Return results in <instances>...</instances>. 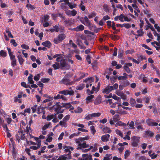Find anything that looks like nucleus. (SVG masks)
<instances>
[{
  "label": "nucleus",
  "mask_w": 160,
  "mask_h": 160,
  "mask_svg": "<svg viewBox=\"0 0 160 160\" xmlns=\"http://www.w3.org/2000/svg\"><path fill=\"white\" fill-rule=\"evenodd\" d=\"M75 142L78 144L77 148V149H81L82 148H85L89 147V145L87 144L85 142H83L78 139H76L75 140Z\"/></svg>",
  "instance_id": "f257e3e1"
},
{
  "label": "nucleus",
  "mask_w": 160,
  "mask_h": 160,
  "mask_svg": "<svg viewBox=\"0 0 160 160\" xmlns=\"http://www.w3.org/2000/svg\"><path fill=\"white\" fill-rule=\"evenodd\" d=\"M115 21L119 20L120 21L123 22L124 21H129L130 20L128 17L124 15L123 14H121L120 15L116 16L114 18Z\"/></svg>",
  "instance_id": "f03ea898"
},
{
  "label": "nucleus",
  "mask_w": 160,
  "mask_h": 160,
  "mask_svg": "<svg viewBox=\"0 0 160 160\" xmlns=\"http://www.w3.org/2000/svg\"><path fill=\"white\" fill-rule=\"evenodd\" d=\"M140 139V137L133 136L131 138L132 142L131 145L134 147H137L139 144Z\"/></svg>",
  "instance_id": "7ed1b4c3"
},
{
  "label": "nucleus",
  "mask_w": 160,
  "mask_h": 160,
  "mask_svg": "<svg viewBox=\"0 0 160 160\" xmlns=\"http://www.w3.org/2000/svg\"><path fill=\"white\" fill-rule=\"evenodd\" d=\"M66 38V35L64 34H61L54 38L53 42L55 44H58L62 42Z\"/></svg>",
  "instance_id": "20e7f679"
},
{
  "label": "nucleus",
  "mask_w": 160,
  "mask_h": 160,
  "mask_svg": "<svg viewBox=\"0 0 160 160\" xmlns=\"http://www.w3.org/2000/svg\"><path fill=\"white\" fill-rule=\"evenodd\" d=\"M63 148L64 149V151L65 152L68 153V159H70L71 158V152L70 151L71 150L72 151L74 150V148L73 147H71L69 146H65L63 147Z\"/></svg>",
  "instance_id": "39448f33"
},
{
  "label": "nucleus",
  "mask_w": 160,
  "mask_h": 160,
  "mask_svg": "<svg viewBox=\"0 0 160 160\" xmlns=\"http://www.w3.org/2000/svg\"><path fill=\"white\" fill-rule=\"evenodd\" d=\"M53 108L54 109L55 112L56 114H58L59 113H62L63 111L60 110L61 106L59 104V103H57L55 105L53 106Z\"/></svg>",
  "instance_id": "423d86ee"
},
{
  "label": "nucleus",
  "mask_w": 160,
  "mask_h": 160,
  "mask_svg": "<svg viewBox=\"0 0 160 160\" xmlns=\"http://www.w3.org/2000/svg\"><path fill=\"white\" fill-rule=\"evenodd\" d=\"M22 93L23 92H19L17 96L14 97V101L15 102H18L19 103H22V99H21V98L22 97Z\"/></svg>",
  "instance_id": "0eeeda50"
},
{
  "label": "nucleus",
  "mask_w": 160,
  "mask_h": 160,
  "mask_svg": "<svg viewBox=\"0 0 160 160\" xmlns=\"http://www.w3.org/2000/svg\"><path fill=\"white\" fill-rule=\"evenodd\" d=\"M74 93V92L72 90H64L61 91H60L58 92L59 94H62L65 95H67L68 94L71 95H73Z\"/></svg>",
  "instance_id": "6e6552de"
},
{
  "label": "nucleus",
  "mask_w": 160,
  "mask_h": 160,
  "mask_svg": "<svg viewBox=\"0 0 160 160\" xmlns=\"http://www.w3.org/2000/svg\"><path fill=\"white\" fill-rule=\"evenodd\" d=\"M81 22L85 26H89L90 25V22L86 16L82 18L81 19Z\"/></svg>",
  "instance_id": "1a4fd4ad"
},
{
  "label": "nucleus",
  "mask_w": 160,
  "mask_h": 160,
  "mask_svg": "<svg viewBox=\"0 0 160 160\" xmlns=\"http://www.w3.org/2000/svg\"><path fill=\"white\" fill-rule=\"evenodd\" d=\"M65 13L69 17L72 16H74L77 14V12L74 9H73L72 11L69 10H67L66 11Z\"/></svg>",
  "instance_id": "9d476101"
},
{
  "label": "nucleus",
  "mask_w": 160,
  "mask_h": 160,
  "mask_svg": "<svg viewBox=\"0 0 160 160\" xmlns=\"http://www.w3.org/2000/svg\"><path fill=\"white\" fill-rule=\"evenodd\" d=\"M54 58H57L56 60L58 62H61L64 59V57L63 55L56 54L53 56Z\"/></svg>",
  "instance_id": "9b49d317"
},
{
  "label": "nucleus",
  "mask_w": 160,
  "mask_h": 160,
  "mask_svg": "<svg viewBox=\"0 0 160 160\" xmlns=\"http://www.w3.org/2000/svg\"><path fill=\"white\" fill-rule=\"evenodd\" d=\"M112 90H113L112 86L108 85L103 90L102 93H103L108 94Z\"/></svg>",
  "instance_id": "f8f14e48"
},
{
  "label": "nucleus",
  "mask_w": 160,
  "mask_h": 160,
  "mask_svg": "<svg viewBox=\"0 0 160 160\" xmlns=\"http://www.w3.org/2000/svg\"><path fill=\"white\" fill-rule=\"evenodd\" d=\"M16 138L17 139H23L24 138L23 132L22 130H20L17 134Z\"/></svg>",
  "instance_id": "ddd939ff"
},
{
  "label": "nucleus",
  "mask_w": 160,
  "mask_h": 160,
  "mask_svg": "<svg viewBox=\"0 0 160 160\" xmlns=\"http://www.w3.org/2000/svg\"><path fill=\"white\" fill-rule=\"evenodd\" d=\"M146 122L148 125L149 126H155L158 125L157 123L155 122L153 120L151 119L147 120Z\"/></svg>",
  "instance_id": "4468645a"
},
{
  "label": "nucleus",
  "mask_w": 160,
  "mask_h": 160,
  "mask_svg": "<svg viewBox=\"0 0 160 160\" xmlns=\"http://www.w3.org/2000/svg\"><path fill=\"white\" fill-rule=\"evenodd\" d=\"M94 98V96L93 95H90L88 96L85 99L86 103L88 104L92 102Z\"/></svg>",
  "instance_id": "2eb2a0df"
},
{
  "label": "nucleus",
  "mask_w": 160,
  "mask_h": 160,
  "mask_svg": "<svg viewBox=\"0 0 160 160\" xmlns=\"http://www.w3.org/2000/svg\"><path fill=\"white\" fill-rule=\"evenodd\" d=\"M102 96L100 95H98L95 100L94 103L95 105H98L102 102Z\"/></svg>",
  "instance_id": "dca6fc26"
},
{
  "label": "nucleus",
  "mask_w": 160,
  "mask_h": 160,
  "mask_svg": "<svg viewBox=\"0 0 160 160\" xmlns=\"http://www.w3.org/2000/svg\"><path fill=\"white\" fill-rule=\"evenodd\" d=\"M116 112L117 113L122 115H125L127 113V111L121 109L119 107H118V109L116 110Z\"/></svg>",
  "instance_id": "f3484780"
},
{
  "label": "nucleus",
  "mask_w": 160,
  "mask_h": 160,
  "mask_svg": "<svg viewBox=\"0 0 160 160\" xmlns=\"http://www.w3.org/2000/svg\"><path fill=\"white\" fill-rule=\"evenodd\" d=\"M151 44L152 45L156 48L157 50H160V42H158L154 41L152 42Z\"/></svg>",
  "instance_id": "a211bd4d"
},
{
  "label": "nucleus",
  "mask_w": 160,
  "mask_h": 160,
  "mask_svg": "<svg viewBox=\"0 0 160 160\" xmlns=\"http://www.w3.org/2000/svg\"><path fill=\"white\" fill-rule=\"evenodd\" d=\"M11 62V65L12 67H14L17 65L16 60L15 59V57L14 55L10 57Z\"/></svg>",
  "instance_id": "6ab92c4d"
},
{
  "label": "nucleus",
  "mask_w": 160,
  "mask_h": 160,
  "mask_svg": "<svg viewBox=\"0 0 160 160\" xmlns=\"http://www.w3.org/2000/svg\"><path fill=\"white\" fill-rule=\"evenodd\" d=\"M41 145V141L40 140H38V143L37 144V146H32L30 147V148L31 149H32L34 150H36L39 148Z\"/></svg>",
  "instance_id": "aec40b11"
},
{
  "label": "nucleus",
  "mask_w": 160,
  "mask_h": 160,
  "mask_svg": "<svg viewBox=\"0 0 160 160\" xmlns=\"http://www.w3.org/2000/svg\"><path fill=\"white\" fill-rule=\"evenodd\" d=\"M144 136L145 137H152L153 136V133L150 131H146L144 133Z\"/></svg>",
  "instance_id": "412c9836"
},
{
  "label": "nucleus",
  "mask_w": 160,
  "mask_h": 160,
  "mask_svg": "<svg viewBox=\"0 0 160 160\" xmlns=\"http://www.w3.org/2000/svg\"><path fill=\"white\" fill-rule=\"evenodd\" d=\"M110 135L109 134H106L103 135L101 138L102 141L103 142H107L109 140Z\"/></svg>",
  "instance_id": "4be33fe9"
},
{
  "label": "nucleus",
  "mask_w": 160,
  "mask_h": 160,
  "mask_svg": "<svg viewBox=\"0 0 160 160\" xmlns=\"http://www.w3.org/2000/svg\"><path fill=\"white\" fill-rule=\"evenodd\" d=\"M60 82L62 83L65 84L66 85L72 84L70 82L69 80L67 78H64Z\"/></svg>",
  "instance_id": "5701e85b"
},
{
  "label": "nucleus",
  "mask_w": 160,
  "mask_h": 160,
  "mask_svg": "<svg viewBox=\"0 0 160 160\" xmlns=\"http://www.w3.org/2000/svg\"><path fill=\"white\" fill-rule=\"evenodd\" d=\"M118 126H123L124 128H125L127 126V124L121 121H118L115 124V126L117 127Z\"/></svg>",
  "instance_id": "b1692460"
},
{
  "label": "nucleus",
  "mask_w": 160,
  "mask_h": 160,
  "mask_svg": "<svg viewBox=\"0 0 160 160\" xmlns=\"http://www.w3.org/2000/svg\"><path fill=\"white\" fill-rule=\"evenodd\" d=\"M84 28V26L82 25H80L78 26L76 28H74V31L78 32L82 31Z\"/></svg>",
  "instance_id": "393cba45"
},
{
  "label": "nucleus",
  "mask_w": 160,
  "mask_h": 160,
  "mask_svg": "<svg viewBox=\"0 0 160 160\" xmlns=\"http://www.w3.org/2000/svg\"><path fill=\"white\" fill-rule=\"evenodd\" d=\"M53 135L52 132H51L48 135V137L46 139V141L48 142H51L52 139V136Z\"/></svg>",
  "instance_id": "a878e982"
},
{
  "label": "nucleus",
  "mask_w": 160,
  "mask_h": 160,
  "mask_svg": "<svg viewBox=\"0 0 160 160\" xmlns=\"http://www.w3.org/2000/svg\"><path fill=\"white\" fill-rule=\"evenodd\" d=\"M128 75L126 73H123V76H119L118 77V78L119 80H125L128 78Z\"/></svg>",
  "instance_id": "bb28decb"
},
{
  "label": "nucleus",
  "mask_w": 160,
  "mask_h": 160,
  "mask_svg": "<svg viewBox=\"0 0 160 160\" xmlns=\"http://www.w3.org/2000/svg\"><path fill=\"white\" fill-rule=\"evenodd\" d=\"M44 108L43 107H40L38 108L37 112L38 114L42 113L44 114L45 112L44 110Z\"/></svg>",
  "instance_id": "cd10ccee"
},
{
  "label": "nucleus",
  "mask_w": 160,
  "mask_h": 160,
  "mask_svg": "<svg viewBox=\"0 0 160 160\" xmlns=\"http://www.w3.org/2000/svg\"><path fill=\"white\" fill-rule=\"evenodd\" d=\"M94 80V78L92 77L88 78L83 81V82L86 83H91V82H93Z\"/></svg>",
  "instance_id": "c85d7f7f"
},
{
  "label": "nucleus",
  "mask_w": 160,
  "mask_h": 160,
  "mask_svg": "<svg viewBox=\"0 0 160 160\" xmlns=\"http://www.w3.org/2000/svg\"><path fill=\"white\" fill-rule=\"evenodd\" d=\"M49 18V16L48 15H45L42 18V20H41L42 22H47Z\"/></svg>",
  "instance_id": "c756f323"
},
{
  "label": "nucleus",
  "mask_w": 160,
  "mask_h": 160,
  "mask_svg": "<svg viewBox=\"0 0 160 160\" xmlns=\"http://www.w3.org/2000/svg\"><path fill=\"white\" fill-rule=\"evenodd\" d=\"M33 75L31 74L30 76L28 77V83L31 84L34 83V81L32 79Z\"/></svg>",
  "instance_id": "7c9ffc66"
},
{
  "label": "nucleus",
  "mask_w": 160,
  "mask_h": 160,
  "mask_svg": "<svg viewBox=\"0 0 160 160\" xmlns=\"http://www.w3.org/2000/svg\"><path fill=\"white\" fill-rule=\"evenodd\" d=\"M42 44L44 46L49 48L51 44L50 42L48 41H46L45 42H43L42 43Z\"/></svg>",
  "instance_id": "2f4dec72"
},
{
  "label": "nucleus",
  "mask_w": 160,
  "mask_h": 160,
  "mask_svg": "<svg viewBox=\"0 0 160 160\" xmlns=\"http://www.w3.org/2000/svg\"><path fill=\"white\" fill-rule=\"evenodd\" d=\"M127 126L129 125L130 127L129 128L130 129L134 128V123L133 121H131L130 123L129 122H128L127 124Z\"/></svg>",
  "instance_id": "473e14b6"
},
{
  "label": "nucleus",
  "mask_w": 160,
  "mask_h": 160,
  "mask_svg": "<svg viewBox=\"0 0 160 160\" xmlns=\"http://www.w3.org/2000/svg\"><path fill=\"white\" fill-rule=\"evenodd\" d=\"M111 155V154H106L103 158V160H111L112 158Z\"/></svg>",
  "instance_id": "72a5a7b5"
},
{
  "label": "nucleus",
  "mask_w": 160,
  "mask_h": 160,
  "mask_svg": "<svg viewBox=\"0 0 160 160\" xmlns=\"http://www.w3.org/2000/svg\"><path fill=\"white\" fill-rule=\"evenodd\" d=\"M130 103L131 106L134 107L135 105L136 101L133 98H131L130 99Z\"/></svg>",
  "instance_id": "f704fd0d"
},
{
  "label": "nucleus",
  "mask_w": 160,
  "mask_h": 160,
  "mask_svg": "<svg viewBox=\"0 0 160 160\" xmlns=\"http://www.w3.org/2000/svg\"><path fill=\"white\" fill-rule=\"evenodd\" d=\"M62 106L66 109L69 108L71 107L70 103H62Z\"/></svg>",
  "instance_id": "c9c22d12"
},
{
  "label": "nucleus",
  "mask_w": 160,
  "mask_h": 160,
  "mask_svg": "<svg viewBox=\"0 0 160 160\" xmlns=\"http://www.w3.org/2000/svg\"><path fill=\"white\" fill-rule=\"evenodd\" d=\"M99 90V88L97 87L96 88L94 86L92 87V89L90 91V94H92L94 93V92H97Z\"/></svg>",
  "instance_id": "e433bc0d"
},
{
  "label": "nucleus",
  "mask_w": 160,
  "mask_h": 160,
  "mask_svg": "<svg viewBox=\"0 0 160 160\" xmlns=\"http://www.w3.org/2000/svg\"><path fill=\"white\" fill-rule=\"evenodd\" d=\"M53 99V97H50V96H48L47 97V99L44 100L42 102V103H46L47 102H48L51 101Z\"/></svg>",
  "instance_id": "4c0bfd02"
},
{
  "label": "nucleus",
  "mask_w": 160,
  "mask_h": 160,
  "mask_svg": "<svg viewBox=\"0 0 160 160\" xmlns=\"http://www.w3.org/2000/svg\"><path fill=\"white\" fill-rule=\"evenodd\" d=\"M81 3L79 5V8L83 11H84L85 10V6L83 5V2L82 0H81Z\"/></svg>",
  "instance_id": "58836bf2"
},
{
  "label": "nucleus",
  "mask_w": 160,
  "mask_h": 160,
  "mask_svg": "<svg viewBox=\"0 0 160 160\" xmlns=\"http://www.w3.org/2000/svg\"><path fill=\"white\" fill-rule=\"evenodd\" d=\"M17 58L18 59L20 65H22L23 62L24 60L21 55H18Z\"/></svg>",
  "instance_id": "ea45409f"
},
{
  "label": "nucleus",
  "mask_w": 160,
  "mask_h": 160,
  "mask_svg": "<svg viewBox=\"0 0 160 160\" xmlns=\"http://www.w3.org/2000/svg\"><path fill=\"white\" fill-rule=\"evenodd\" d=\"M113 119L114 122H118L120 120V117L119 115H116L113 117Z\"/></svg>",
  "instance_id": "a19ab883"
},
{
  "label": "nucleus",
  "mask_w": 160,
  "mask_h": 160,
  "mask_svg": "<svg viewBox=\"0 0 160 160\" xmlns=\"http://www.w3.org/2000/svg\"><path fill=\"white\" fill-rule=\"evenodd\" d=\"M59 125L62 127H66L67 126V123L66 122L62 120L61 121L59 122Z\"/></svg>",
  "instance_id": "79ce46f5"
},
{
  "label": "nucleus",
  "mask_w": 160,
  "mask_h": 160,
  "mask_svg": "<svg viewBox=\"0 0 160 160\" xmlns=\"http://www.w3.org/2000/svg\"><path fill=\"white\" fill-rule=\"evenodd\" d=\"M103 131L105 133H110L112 131L110 129V128L107 127L103 128Z\"/></svg>",
  "instance_id": "37998d69"
},
{
  "label": "nucleus",
  "mask_w": 160,
  "mask_h": 160,
  "mask_svg": "<svg viewBox=\"0 0 160 160\" xmlns=\"http://www.w3.org/2000/svg\"><path fill=\"white\" fill-rule=\"evenodd\" d=\"M130 83L128 80H125L123 81L122 82V84L124 87H127L129 85Z\"/></svg>",
  "instance_id": "c03bdc74"
},
{
  "label": "nucleus",
  "mask_w": 160,
  "mask_h": 160,
  "mask_svg": "<svg viewBox=\"0 0 160 160\" xmlns=\"http://www.w3.org/2000/svg\"><path fill=\"white\" fill-rule=\"evenodd\" d=\"M124 51L122 50H119L118 52V57L119 58H122Z\"/></svg>",
  "instance_id": "a18cd8bd"
},
{
  "label": "nucleus",
  "mask_w": 160,
  "mask_h": 160,
  "mask_svg": "<svg viewBox=\"0 0 160 160\" xmlns=\"http://www.w3.org/2000/svg\"><path fill=\"white\" fill-rule=\"evenodd\" d=\"M98 146V144L97 143H95L94 144L93 146H91L92 147V152H96L97 150V146Z\"/></svg>",
  "instance_id": "49530a36"
},
{
  "label": "nucleus",
  "mask_w": 160,
  "mask_h": 160,
  "mask_svg": "<svg viewBox=\"0 0 160 160\" xmlns=\"http://www.w3.org/2000/svg\"><path fill=\"white\" fill-rule=\"evenodd\" d=\"M138 34V36H142L144 34V32H142V29L140 28L137 31Z\"/></svg>",
  "instance_id": "de8ad7c7"
},
{
  "label": "nucleus",
  "mask_w": 160,
  "mask_h": 160,
  "mask_svg": "<svg viewBox=\"0 0 160 160\" xmlns=\"http://www.w3.org/2000/svg\"><path fill=\"white\" fill-rule=\"evenodd\" d=\"M116 133L121 137V138L123 137V134L122 132L120 130L118 129H117L115 131Z\"/></svg>",
  "instance_id": "09e8293b"
},
{
  "label": "nucleus",
  "mask_w": 160,
  "mask_h": 160,
  "mask_svg": "<svg viewBox=\"0 0 160 160\" xmlns=\"http://www.w3.org/2000/svg\"><path fill=\"white\" fill-rule=\"evenodd\" d=\"M52 67L54 69L56 70L59 69L60 67V66L58 63L55 62L54 64L52 65Z\"/></svg>",
  "instance_id": "8fccbe9b"
},
{
  "label": "nucleus",
  "mask_w": 160,
  "mask_h": 160,
  "mask_svg": "<svg viewBox=\"0 0 160 160\" xmlns=\"http://www.w3.org/2000/svg\"><path fill=\"white\" fill-rule=\"evenodd\" d=\"M7 55V54L6 52L4 51L3 50H2L0 51V56L3 57H5Z\"/></svg>",
  "instance_id": "3c124183"
},
{
  "label": "nucleus",
  "mask_w": 160,
  "mask_h": 160,
  "mask_svg": "<svg viewBox=\"0 0 160 160\" xmlns=\"http://www.w3.org/2000/svg\"><path fill=\"white\" fill-rule=\"evenodd\" d=\"M68 5L71 9H73V8H75L77 6V5L76 4L74 3L72 4L69 2H68Z\"/></svg>",
  "instance_id": "603ef678"
},
{
  "label": "nucleus",
  "mask_w": 160,
  "mask_h": 160,
  "mask_svg": "<svg viewBox=\"0 0 160 160\" xmlns=\"http://www.w3.org/2000/svg\"><path fill=\"white\" fill-rule=\"evenodd\" d=\"M85 87V85L84 84H81L77 86L76 89L77 90H81Z\"/></svg>",
  "instance_id": "864d4df0"
},
{
  "label": "nucleus",
  "mask_w": 160,
  "mask_h": 160,
  "mask_svg": "<svg viewBox=\"0 0 160 160\" xmlns=\"http://www.w3.org/2000/svg\"><path fill=\"white\" fill-rule=\"evenodd\" d=\"M153 34L155 36L157 37V40L158 42H160V36L157 32L156 31H153Z\"/></svg>",
  "instance_id": "5fc2aeb1"
},
{
  "label": "nucleus",
  "mask_w": 160,
  "mask_h": 160,
  "mask_svg": "<svg viewBox=\"0 0 160 160\" xmlns=\"http://www.w3.org/2000/svg\"><path fill=\"white\" fill-rule=\"evenodd\" d=\"M82 111V109L79 107H78L77 108L74 110V112L76 113H80Z\"/></svg>",
  "instance_id": "6e6d98bb"
},
{
  "label": "nucleus",
  "mask_w": 160,
  "mask_h": 160,
  "mask_svg": "<svg viewBox=\"0 0 160 160\" xmlns=\"http://www.w3.org/2000/svg\"><path fill=\"white\" fill-rule=\"evenodd\" d=\"M111 37L112 39L114 40H118L119 38V36L116 35H112Z\"/></svg>",
  "instance_id": "4d7b16f0"
},
{
  "label": "nucleus",
  "mask_w": 160,
  "mask_h": 160,
  "mask_svg": "<svg viewBox=\"0 0 160 160\" xmlns=\"http://www.w3.org/2000/svg\"><path fill=\"white\" fill-rule=\"evenodd\" d=\"M82 157H86L88 158V160H92V155L88 154H84L82 155Z\"/></svg>",
  "instance_id": "13d9d810"
},
{
  "label": "nucleus",
  "mask_w": 160,
  "mask_h": 160,
  "mask_svg": "<svg viewBox=\"0 0 160 160\" xmlns=\"http://www.w3.org/2000/svg\"><path fill=\"white\" fill-rule=\"evenodd\" d=\"M50 80L48 78H43L41 79V81L43 83H46L49 82Z\"/></svg>",
  "instance_id": "bf43d9fd"
},
{
  "label": "nucleus",
  "mask_w": 160,
  "mask_h": 160,
  "mask_svg": "<svg viewBox=\"0 0 160 160\" xmlns=\"http://www.w3.org/2000/svg\"><path fill=\"white\" fill-rule=\"evenodd\" d=\"M96 14L95 12H92L90 13L88 15V17L89 18H91L95 17Z\"/></svg>",
  "instance_id": "052dcab7"
},
{
  "label": "nucleus",
  "mask_w": 160,
  "mask_h": 160,
  "mask_svg": "<svg viewBox=\"0 0 160 160\" xmlns=\"http://www.w3.org/2000/svg\"><path fill=\"white\" fill-rule=\"evenodd\" d=\"M103 7L104 9L106 12H109V7L108 5L106 4H104Z\"/></svg>",
  "instance_id": "680f3d73"
},
{
  "label": "nucleus",
  "mask_w": 160,
  "mask_h": 160,
  "mask_svg": "<svg viewBox=\"0 0 160 160\" xmlns=\"http://www.w3.org/2000/svg\"><path fill=\"white\" fill-rule=\"evenodd\" d=\"M130 152L128 150H126L124 154V158L125 159L127 158L130 155Z\"/></svg>",
  "instance_id": "e2e57ef3"
},
{
  "label": "nucleus",
  "mask_w": 160,
  "mask_h": 160,
  "mask_svg": "<svg viewBox=\"0 0 160 160\" xmlns=\"http://www.w3.org/2000/svg\"><path fill=\"white\" fill-rule=\"evenodd\" d=\"M101 115V113L99 112L94 113L91 114L92 118L99 117Z\"/></svg>",
  "instance_id": "0e129e2a"
},
{
  "label": "nucleus",
  "mask_w": 160,
  "mask_h": 160,
  "mask_svg": "<svg viewBox=\"0 0 160 160\" xmlns=\"http://www.w3.org/2000/svg\"><path fill=\"white\" fill-rule=\"evenodd\" d=\"M91 131L92 133L94 135L96 132V131L94 127L93 126H92L90 127Z\"/></svg>",
  "instance_id": "69168bd1"
},
{
  "label": "nucleus",
  "mask_w": 160,
  "mask_h": 160,
  "mask_svg": "<svg viewBox=\"0 0 160 160\" xmlns=\"http://www.w3.org/2000/svg\"><path fill=\"white\" fill-rule=\"evenodd\" d=\"M55 116V115H54L53 114L48 115L47 117V120L49 121L51 120Z\"/></svg>",
  "instance_id": "338daca9"
},
{
  "label": "nucleus",
  "mask_w": 160,
  "mask_h": 160,
  "mask_svg": "<svg viewBox=\"0 0 160 160\" xmlns=\"http://www.w3.org/2000/svg\"><path fill=\"white\" fill-rule=\"evenodd\" d=\"M66 62H65V59L62 61L60 62V66L62 67V68L65 67L66 65Z\"/></svg>",
  "instance_id": "774afa93"
}]
</instances>
